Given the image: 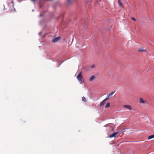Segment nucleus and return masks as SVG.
Returning a JSON list of instances; mask_svg holds the SVG:
<instances>
[{"instance_id": "13", "label": "nucleus", "mask_w": 154, "mask_h": 154, "mask_svg": "<svg viewBox=\"0 0 154 154\" xmlns=\"http://www.w3.org/2000/svg\"><path fill=\"white\" fill-rule=\"evenodd\" d=\"M82 100L83 101H84L85 102H87V100L84 97H82Z\"/></svg>"}, {"instance_id": "1", "label": "nucleus", "mask_w": 154, "mask_h": 154, "mask_svg": "<svg viewBox=\"0 0 154 154\" xmlns=\"http://www.w3.org/2000/svg\"><path fill=\"white\" fill-rule=\"evenodd\" d=\"M77 78L79 82H81L80 83H82V72H81L77 76Z\"/></svg>"}, {"instance_id": "16", "label": "nucleus", "mask_w": 154, "mask_h": 154, "mask_svg": "<svg viewBox=\"0 0 154 154\" xmlns=\"http://www.w3.org/2000/svg\"><path fill=\"white\" fill-rule=\"evenodd\" d=\"M131 19L132 20H133L134 21H136V20L135 19L134 17H131Z\"/></svg>"}, {"instance_id": "3", "label": "nucleus", "mask_w": 154, "mask_h": 154, "mask_svg": "<svg viewBox=\"0 0 154 154\" xmlns=\"http://www.w3.org/2000/svg\"><path fill=\"white\" fill-rule=\"evenodd\" d=\"M60 37H56L53 39L52 41L53 42L56 43L60 39Z\"/></svg>"}, {"instance_id": "2", "label": "nucleus", "mask_w": 154, "mask_h": 154, "mask_svg": "<svg viewBox=\"0 0 154 154\" xmlns=\"http://www.w3.org/2000/svg\"><path fill=\"white\" fill-rule=\"evenodd\" d=\"M123 107L126 108L130 110H132V107L129 105H125L123 106Z\"/></svg>"}, {"instance_id": "12", "label": "nucleus", "mask_w": 154, "mask_h": 154, "mask_svg": "<svg viewBox=\"0 0 154 154\" xmlns=\"http://www.w3.org/2000/svg\"><path fill=\"white\" fill-rule=\"evenodd\" d=\"M110 106V103H107L106 106H105V107L106 108H107L109 107Z\"/></svg>"}, {"instance_id": "6", "label": "nucleus", "mask_w": 154, "mask_h": 154, "mask_svg": "<svg viewBox=\"0 0 154 154\" xmlns=\"http://www.w3.org/2000/svg\"><path fill=\"white\" fill-rule=\"evenodd\" d=\"M107 100L105 98L103 101L102 102H101V103L100 105V107H101L103 105H104L105 104V103L106 102V101Z\"/></svg>"}, {"instance_id": "17", "label": "nucleus", "mask_w": 154, "mask_h": 154, "mask_svg": "<svg viewBox=\"0 0 154 154\" xmlns=\"http://www.w3.org/2000/svg\"><path fill=\"white\" fill-rule=\"evenodd\" d=\"M11 3L12 4V6L13 7V8H14V5L13 1H12L11 2Z\"/></svg>"}, {"instance_id": "4", "label": "nucleus", "mask_w": 154, "mask_h": 154, "mask_svg": "<svg viewBox=\"0 0 154 154\" xmlns=\"http://www.w3.org/2000/svg\"><path fill=\"white\" fill-rule=\"evenodd\" d=\"M115 92V91H112V92L111 93L107 95L106 97V99H107V100H108L109 98L110 97L113 95V94Z\"/></svg>"}, {"instance_id": "8", "label": "nucleus", "mask_w": 154, "mask_h": 154, "mask_svg": "<svg viewBox=\"0 0 154 154\" xmlns=\"http://www.w3.org/2000/svg\"><path fill=\"white\" fill-rule=\"evenodd\" d=\"M138 51L139 52L146 51V50L143 49L142 48H140L138 49Z\"/></svg>"}, {"instance_id": "11", "label": "nucleus", "mask_w": 154, "mask_h": 154, "mask_svg": "<svg viewBox=\"0 0 154 154\" xmlns=\"http://www.w3.org/2000/svg\"><path fill=\"white\" fill-rule=\"evenodd\" d=\"M153 138H154V134L149 136L148 137V139H150Z\"/></svg>"}, {"instance_id": "9", "label": "nucleus", "mask_w": 154, "mask_h": 154, "mask_svg": "<svg viewBox=\"0 0 154 154\" xmlns=\"http://www.w3.org/2000/svg\"><path fill=\"white\" fill-rule=\"evenodd\" d=\"M95 76L94 75H92L91 76L90 79H89V81H92L93 79H94L95 78Z\"/></svg>"}, {"instance_id": "5", "label": "nucleus", "mask_w": 154, "mask_h": 154, "mask_svg": "<svg viewBox=\"0 0 154 154\" xmlns=\"http://www.w3.org/2000/svg\"><path fill=\"white\" fill-rule=\"evenodd\" d=\"M119 133V132H114L113 134L110 135L109 136V137L110 138H112V137H116V135Z\"/></svg>"}, {"instance_id": "7", "label": "nucleus", "mask_w": 154, "mask_h": 154, "mask_svg": "<svg viewBox=\"0 0 154 154\" xmlns=\"http://www.w3.org/2000/svg\"><path fill=\"white\" fill-rule=\"evenodd\" d=\"M140 103H145L146 102L143 100V99L142 98H140Z\"/></svg>"}, {"instance_id": "14", "label": "nucleus", "mask_w": 154, "mask_h": 154, "mask_svg": "<svg viewBox=\"0 0 154 154\" xmlns=\"http://www.w3.org/2000/svg\"><path fill=\"white\" fill-rule=\"evenodd\" d=\"M95 64H94L91 66V68H94L95 67Z\"/></svg>"}, {"instance_id": "10", "label": "nucleus", "mask_w": 154, "mask_h": 154, "mask_svg": "<svg viewBox=\"0 0 154 154\" xmlns=\"http://www.w3.org/2000/svg\"><path fill=\"white\" fill-rule=\"evenodd\" d=\"M118 3L119 5L122 7L124 8V6L123 5L122 3L121 2V1L120 0H118Z\"/></svg>"}, {"instance_id": "15", "label": "nucleus", "mask_w": 154, "mask_h": 154, "mask_svg": "<svg viewBox=\"0 0 154 154\" xmlns=\"http://www.w3.org/2000/svg\"><path fill=\"white\" fill-rule=\"evenodd\" d=\"M71 1L70 0H68L67 1L68 3L69 4L71 3Z\"/></svg>"}]
</instances>
